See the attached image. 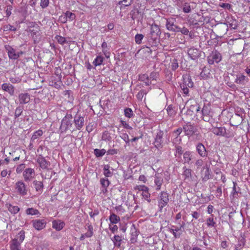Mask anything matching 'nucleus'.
Segmentation results:
<instances>
[{
    "instance_id": "f257e3e1",
    "label": "nucleus",
    "mask_w": 250,
    "mask_h": 250,
    "mask_svg": "<svg viewBox=\"0 0 250 250\" xmlns=\"http://www.w3.org/2000/svg\"><path fill=\"white\" fill-rule=\"evenodd\" d=\"M161 34L159 26L156 24L151 25L150 31L149 34V42L152 46H157L159 43V38Z\"/></svg>"
},
{
    "instance_id": "f03ea898",
    "label": "nucleus",
    "mask_w": 250,
    "mask_h": 250,
    "mask_svg": "<svg viewBox=\"0 0 250 250\" xmlns=\"http://www.w3.org/2000/svg\"><path fill=\"white\" fill-rule=\"evenodd\" d=\"M72 116L70 114H66L61 122L60 129L61 133L66 132L69 131L72 132L74 129H73Z\"/></svg>"
},
{
    "instance_id": "7ed1b4c3",
    "label": "nucleus",
    "mask_w": 250,
    "mask_h": 250,
    "mask_svg": "<svg viewBox=\"0 0 250 250\" xmlns=\"http://www.w3.org/2000/svg\"><path fill=\"white\" fill-rule=\"evenodd\" d=\"M183 129L185 135L188 137L193 136L198 137L200 136L198 126L194 124L187 123L183 126Z\"/></svg>"
},
{
    "instance_id": "20e7f679",
    "label": "nucleus",
    "mask_w": 250,
    "mask_h": 250,
    "mask_svg": "<svg viewBox=\"0 0 250 250\" xmlns=\"http://www.w3.org/2000/svg\"><path fill=\"white\" fill-rule=\"evenodd\" d=\"M29 32L31 33L35 43H38L42 38L41 33L40 32V26L35 23H32L29 26Z\"/></svg>"
},
{
    "instance_id": "39448f33",
    "label": "nucleus",
    "mask_w": 250,
    "mask_h": 250,
    "mask_svg": "<svg viewBox=\"0 0 250 250\" xmlns=\"http://www.w3.org/2000/svg\"><path fill=\"white\" fill-rule=\"evenodd\" d=\"M168 201V194L165 191L161 192L158 197V206L160 211H162L163 208L167 205Z\"/></svg>"
},
{
    "instance_id": "423d86ee",
    "label": "nucleus",
    "mask_w": 250,
    "mask_h": 250,
    "mask_svg": "<svg viewBox=\"0 0 250 250\" xmlns=\"http://www.w3.org/2000/svg\"><path fill=\"white\" fill-rule=\"evenodd\" d=\"M16 192L20 195L24 196L27 194L28 188L21 180L17 182L15 185Z\"/></svg>"
},
{
    "instance_id": "0eeeda50",
    "label": "nucleus",
    "mask_w": 250,
    "mask_h": 250,
    "mask_svg": "<svg viewBox=\"0 0 250 250\" xmlns=\"http://www.w3.org/2000/svg\"><path fill=\"white\" fill-rule=\"evenodd\" d=\"M208 62L209 64H213L214 63L219 62L222 59L221 54L216 50L213 51L208 57Z\"/></svg>"
},
{
    "instance_id": "6e6552de",
    "label": "nucleus",
    "mask_w": 250,
    "mask_h": 250,
    "mask_svg": "<svg viewBox=\"0 0 250 250\" xmlns=\"http://www.w3.org/2000/svg\"><path fill=\"white\" fill-rule=\"evenodd\" d=\"M74 123L77 130H80L84 125V117L80 114H77L74 118Z\"/></svg>"
},
{
    "instance_id": "1a4fd4ad",
    "label": "nucleus",
    "mask_w": 250,
    "mask_h": 250,
    "mask_svg": "<svg viewBox=\"0 0 250 250\" xmlns=\"http://www.w3.org/2000/svg\"><path fill=\"white\" fill-rule=\"evenodd\" d=\"M175 20L172 18L167 19L166 26L167 29L172 32H177L179 27L175 24Z\"/></svg>"
},
{
    "instance_id": "9d476101",
    "label": "nucleus",
    "mask_w": 250,
    "mask_h": 250,
    "mask_svg": "<svg viewBox=\"0 0 250 250\" xmlns=\"http://www.w3.org/2000/svg\"><path fill=\"white\" fill-rule=\"evenodd\" d=\"M212 132L218 136H222L227 138L230 137L229 133L224 127H215L212 128Z\"/></svg>"
},
{
    "instance_id": "9b49d317",
    "label": "nucleus",
    "mask_w": 250,
    "mask_h": 250,
    "mask_svg": "<svg viewBox=\"0 0 250 250\" xmlns=\"http://www.w3.org/2000/svg\"><path fill=\"white\" fill-rule=\"evenodd\" d=\"M33 227L37 230L43 229L46 225V221L45 219H36L32 221Z\"/></svg>"
},
{
    "instance_id": "f8f14e48",
    "label": "nucleus",
    "mask_w": 250,
    "mask_h": 250,
    "mask_svg": "<svg viewBox=\"0 0 250 250\" xmlns=\"http://www.w3.org/2000/svg\"><path fill=\"white\" fill-rule=\"evenodd\" d=\"M35 176V170L31 168H26L23 172V177L25 182L31 181Z\"/></svg>"
},
{
    "instance_id": "ddd939ff",
    "label": "nucleus",
    "mask_w": 250,
    "mask_h": 250,
    "mask_svg": "<svg viewBox=\"0 0 250 250\" xmlns=\"http://www.w3.org/2000/svg\"><path fill=\"white\" fill-rule=\"evenodd\" d=\"M163 135L164 132L161 130L158 131L157 133L155 138L154 145L155 147L157 149H160L163 147L162 144L163 143Z\"/></svg>"
},
{
    "instance_id": "4468645a",
    "label": "nucleus",
    "mask_w": 250,
    "mask_h": 250,
    "mask_svg": "<svg viewBox=\"0 0 250 250\" xmlns=\"http://www.w3.org/2000/svg\"><path fill=\"white\" fill-rule=\"evenodd\" d=\"M177 4L179 6H182L183 11L185 13H190L191 11V9H194L195 7V4L193 2L188 3L187 2H184L183 3L180 4L179 2L178 1Z\"/></svg>"
},
{
    "instance_id": "2eb2a0df",
    "label": "nucleus",
    "mask_w": 250,
    "mask_h": 250,
    "mask_svg": "<svg viewBox=\"0 0 250 250\" xmlns=\"http://www.w3.org/2000/svg\"><path fill=\"white\" fill-rule=\"evenodd\" d=\"M37 162L42 169H48L50 166L49 162L46 160L44 157L40 156L37 159Z\"/></svg>"
},
{
    "instance_id": "dca6fc26",
    "label": "nucleus",
    "mask_w": 250,
    "mask_h": 250,
    "mask_svg": "<svg viewBox=\"0 0 250 250\" xmlns=\"http://www.w3.org/2000/svg\"><path fill=\"white\" fill-rule=\"evenodd\" d=\"M188 55L192 60H195L200 56V51L195 48H190L188 50Z\"/></svg>"
},
{
    "instance_id": "f3484780",
    "label": "nucleus",
    "mask_w": 250,
    "mask_h": 250,
    "mask_svg": "<svg viewBox=\"0 0 250 250\" xmlns=\"http://www.w3.org/2000/svg\"><path fill=\"white\" fill-rule=\"evenodd\" d=\"M196 149L199 155L202 157L207 156L208 153L206 147L202 143H198L196 146Z\"/></svg>"
},
{
    "instance_id": "a211bd4d",
    "label": "nucleus",
    "mask_w": 250,
    "mask_h": 250,
    "mask_svg": "<svg viewBox=\"0 0 250 250\" xmlns=\"http://www.w3.org/2000/svg\"><path fill=\"white\" fill-rule=\"evenodd\" d=\"M6 48L8 51V57L10 59L17 60L19 58V54L17 53L15 49L10 46L6 47Z\"/></svg>"
},
{
    "instance_id": "6ab92c4d",
    "label": "nucleus",
    "mask_w": 250,
    "mask_h": 250,
    "mask_svg": "<svg viewBox=\"0 0 250 250\" xmlns=\"http://www.w3.org/2000/svg\"><path fill=\"white\" fill-rule=\"evenodd\" d=\"M1 88L3 90L8 92L11 96H13L14 94V87L10 83H4L2 84Z\"/></svg>"
},
{
    "instance_id": "aec40b11",
    "label": "nucleus",
    "mask_w": 250,
    "mask_h": 250,
    "mask_svg": "<svg viewBox=\"0 0 250 250\" xmlns=\"http://www.w3.org/2000/svg\"><path fill=\"white\" fill-rule=\"evenodd\" d=\"M192 152L189 151H187L183 154V161L184 164H188V165H191L192 164Z\"/></svg>"
},
{
    "instance_id": "412c9836",
    "label": "nucleus",
    "mask_w": 250,
    "mask_h": 250,
    "mask_svg": "<svg viewBox=\"0 0 250 250\" xmlns=\"http://www.w3.org/2000/svg\"><path fill=\"white\" fill-rule=\"evenodd\" d=\"M19 100L21 104H25L30 101V97L28 93H21L19 95Z\"/></svg>"
},
{
    "instance_id": "4be33fe9",
    "label": "nucleus",
    "mask_w": 250,
    "mask_h": 250,
    "mask_svg": "<svg viewBox=\"0 0 250 250\" xmlns=\"http://www.w3.org/2000/svg\"><path fill=\"white\" fill-rule=\"evenodd\" d=\"M64 226V223L60 220H54L52 222V228L56 230H62Z\"/></svg>"
},
{
    "instance_id": "5701e85b",
    "label": "nucleus",
    "mask_w": 250,
    "mask_h": 250,
    "mask_svg": "<svg viewBox=\"0 0 250 250\" xmlns=\"http://www.w3.org/2000/svg\"><path fill=\"white\" fill-rule=\"evenodd\" d=\"M154 183L156 186V190H159L161 189V186L163 183V177L159 174H156L155 176Z\"/></svg>"
},
{
    "instance_id": "b1692460",
    "label": "nucleus",
    "mask_w": 250,
    "mask_h": 250,
    "mask_svg": "<svg viewBox=\"0 0 250 250\" xmlns=\"http://www.w3.org/2000/svg\"><path fill=\"white\" fill-rule=\"evenodd\" d=\"M196 111L197 115H199L200 114L202 116L208 115L209 113V110L208 107L204 106L202 110H200V108L199 106L196 107Z\"/></svg>"
},
{
    "instance_id": "393cba45",
    "label": "nucleus",
    "mask_w": 250,
    "mask_h": 250,
    "mask_svg": "<svg viewBox=\"0 0 250 250\" xmlns=\"http://www.w3.org/2000/svg\"><path fill=\"white\" fill-rule=\"evenodd\" d=\"M183 169V175L184 177L185 180L190 181L192 177V170L186 167H184Z\"/></svg>"
},
{
    "instance_id": "a878e982",
    "label": "nucleus",
    "mask_w": 250,
    "mask_h": 250,
    "mask_svg": "<svg viewBox=\"0 0 250 250\" xmlns=\"http://www.w3.org/2000/svg\"><path fill=\"white\" fill-rule=\"evenodd\" d=\"M10 248L11 250H20L21 244L17 239H14L12 241Z\"/></svg>"
},
{
    "instance_id": "bb28decb",
    "label": "nucleus",
    "mask_w": 250,
    "mask_h": 250,
    "mask_svg": "<svg viewBox=\"0 0 250 250\" xmlns=\"http://www.w3.org/2000/svg\"><path fill=\"white\" fill-rule=\"evenodd\" d=\"M205 169H206V171L205 172L204 176H203L202 179L203 181H207L210 178V174L209 172V167H208V165H206V166L203 167V170H204Z\"/></svg>"
},
{
    "instance_id": "cd10ccee",
    "label": "nucleus",
    "mask_w": 250,
    "mask_h": 250,
    "mask_svg": "<svg viewBox=\"0 0 250 250\" xmlns=\"http://www.w3.org/2000/svg\"><path fill=\"white\" fill-rule=\"evenodd\" d=\"M233 187L232 188V191L231 193V195L232 196L233 198H238V193L240 191V188L239 187H236L237 186V183L235 182H233Z\"/></svg>"
},
{
    "instance_id": "c85d7f7f",
    "label": "nucleus",
    "mask_w": 250,
    "mask_h": 250,
    "mask_svg": "<svg viewBox=\"0 0 250 250\" xmlns=\"http://www.w3.org/2000/svg\"><path fill=\"white\" fill-rule=\"evenodd\" d=\"M139 80L144 82L146 85H149L151 84V81L149 80V76L146 74L140 75Z\"/></svg>"
},
{
    "instance_id": "c756f323",
    "label": "nucleus",
    "mask_w": 250,
    "mask_h": 250,
    "mask_svg": "<svg viewBox=\"0 0 250 250\" xmlns=\"http://www.w3.org/2000/svg\"><path fill=\"white\" fill-rule=\"evenodd\" d=\"M33 184L37 191L42 192L43 185L42 182L35 180L33 182Z\"/></svg>"
},
{
    "instance_id": "7c9ffc66",
    "label": "nucleus",
    "mask_w": 250,
    "mask_h": 250,
    "mask_svg": "<svg viewBox=\"0 0 250 250\" xmlns=\"http://www.w3.org/2000/svg\"><path fill=\"white\" fill-rule=\"evenodd\" d=\"M6 206L8 210L12 214H15L20 210V208L18 206H14L10 204L6 205Z\"/></svg>"
},
{
    "instance_id": "2f4dec72",
    "label": "nucleus",
    "mask_w": 250,
    "mask_h": 250,
    "mask_svg": "<svg viewBox=\"0 0 250 250\" xmlns=\"http://www.w3.org/2000/svg\"><path fill=\"white\" fill-rule=\"evenodd\" d=\"M133 1V0H123L119 1L118 4L121 5V9H123L124 7L130 5Z\"/></svg>"
},
{
    "instance_id": "473e14b6",
    "label": "nucleus",
    "mask_w": 250,
    "mask_h": 250,
    "mask_svg": "<svg viewBox=\"0 0 250 250\" xmlns=\"http://www.w3.org/2000/svg\"><path fill=\"white\" fill-rule=\"evenodd\" d=\"M111 239L115 247L118 248L120 247L122 240L119 235H115Z\"/></svg>"
},
{
    "instance_id": "72a5a7b5",
    "label": "nucleus",
    "mask_w": 250,
    "mask_h": 250,
    "mask_svg": "<svg viewBox=\"0 0 250 250\" xmlns=\"http://www.w3.org/2000/svg\"><path fill=\"white\" fill-rule=\"evenodd\" d=\"M210 72L208 68L204 67L201 72L200 73V76L204 79H206L209 77Z\"/></svg>"
},
{
    "instance_id": "f704fd0d",
    "label": "nucleus",
    "mask_w": 250,
    "mask_h": 250,
    "mask_svg": "<svg viewBox=\"0 0 250 250\" xmlns=\"http://www.w3.org/2000/svg\"><path fill=\"white\" fill-rule=\"evenodd\" d=\"M142 190L143 191L142 193V196L144 198L146 199L148 202H150V199H149L150 194L147 192L148 188L147 187L145 186H143Z\"/></svg>"
},
{
    "instance_id": "c9c22d12",
    "label": "nucleus",
    "mask_w": 250,
    "mask_h": 250,
    "mask_svg": "<svg viewBox=\"0 0 250 250\" xmlns=\"http://www.w3.org/2000/svg\"><path fill=\"white\" fill-rule=\"evenodd\" d=\"M109 219L113 224H117L120 220V217L114 213H112L110 215Z\"/></svg>"
},
{
    "instance_id": "e433bc0d",
    "label": "nucleus",
    "mask_w": 250,
    "mask_h": 250,
    "mask_svg": "<svg viewBox=\"0 0 250 250\" xmlns=\"http://www.w3.org/2000/svg\"><path fill=\"white\" fill-rule=\"evenodd\" d=\"M26 213L28 215H36L40 214V212L38 209L31 208L26 209Z\"/></svg>"
},
{
    "instance_id": "4c0bfd02",
    "label": "nucleus",
    "mask_w": 250,
    "mask_h": 250,
    "mask_svg": "<svg viewBox=\"0 0 250 250\" xmlns=\"http://www.w3.org/2000/svg\"><path fill=\"white\" fill-rule=\"evenodd\" d=\"M103 52L106 58H109L110 53L108 51L107 45L105 42H104L102 44Z\"/></svg>"
},
{
    "instance_id": "58836bf2",
    "label": "nucleus",
    "mask_w": 250,
    "mask_h": 250,
    "mask_svg": "<svg viewBox=\"0 0 250 250\" xmlns=\"http://www.w3.org/2000/svg\"><path fill=\"white\" fill-rule=\"evenodd\" d=\"M94 153L96 157H102L106 153V150L104 149H99L96 148L94 150Z\"/></svg>"
},
{
    "instance_id": "ea45409f",
    "label": "nucleus",
    "mask_w": 250,
    "mask_h": 250,
    "mask_svg": "<svg viewBox=\"0 0 250 250\" xmlns=\"http://www.w3.org/2000/svg\"><path fill=\"white\" fill-rule=\"evenodd\" d=\"M245 79V76L241 74L237 76V78L235 80V82L237 83L242 84L244 83Z\"/></svg>"
},
{
    "instance_id": "a19ab883",
    "label": "nucleus",
    "mask_w": 250,
    "mask_h": 250,
    "mask_svg": "<svg viewBox=\"0 0 250 250\" xmlns=\"http://www.w3.org/2000/svg\"><path fill=\"white\" fill-rule=\"evenodd\" d=\"M110 166L108 165H105L104 168V175L106 177H110L112 175V173L109 170Z\"/></svg>"
},
{
    "instance_id": "79ce46f5",
    "label": "nucleus",
    "mask_w": 250,
    "mask_h": 250,
    "mask_svg": "<svg viewBox=\"0 0 250 250\" xmlns=\"http://www.w3.org/2000/svg\"><path fill=\"white\" fill-rule=\"evenodd\" d=\"M104 58L101 56H98L93 62L96 66L101 65L103 62Z\"/></svg>"
},
{
    "instance_id": "37998d69",
    "label": "nucleus",
    "mask_w": 250,
    "mask_h": 250,
    "mask_svg": "<svg viewBox=\"0 0 250 250\" xmlns=\"http://www.w3.org/2000/svg\"><path fill=\"white\" fill-rule=\"evenodd\" d=\"M25 238V232L23 231H20L15 239H17L18 242L21 244Z\"/></svg>"
},
{
    "instance_id": "c03bdc74",
    "label": "nucleus",
    "mask_w": 250,
    "mask_h": 250,
    "mask_svg": "<svg viewBox=\"0 0 250 250\" xmlns=\"http://www.w3.org/2000/svg\"><path fill=\"white\" fill-rule=\"evenodd\" d=\"M42 130H38L35 131L31 137V141H34L36 139L42 135Z\"/></svg>"
},
{
    "instance_id": "a18cd8bd",
    "label": "nucleus",
    "mask_w": 250,
    "mask_h": 250,
    "mask_svg": "<svg viewBox=\"0 0 250 250\" xmlns=\"http://www.w3.org/2000/svg\"><path fill=\"white\" fill-rule=\"evenodd\" d=\"M65 15L67 18V21H72L75 20L76 18L75 14L68 11L65 12Z\"/></svg>"
},
{
    "instance_id": "49530a36",
    "label": "nucleus",
    "mask_w": 250,
    "mask_h": 250,
    "mask_svg": "<svg viewBox=\"0 0 250 250\" xmlns=\"http://www.w3.org/2000/svg\"><path fill=\"white\" fill-rule=\"evenodd\" d=\"M171 69L173 71L176 70L179 67L178 62L177 59H173L171 61L170 65Z\"/></svg>"
},
{
    "instance_id": "de8ad7c7",
    "label": "nucleus",
    "mask_w": 250,
    "mask_h": 250,
    "mask_svg": "<svg viewBox=\"0 0 250 250\" xmlns=\"http://www.w3.org/2000/svg\"><path fill=\"white\" fill-rule=\"evenodd\" d=\"M245 245V241L244 239H241L239 240L237 244L235 245L236 250H240L242 249L243 246Z\"/></svg>"
},
{
    "instance_id": "09e8293b",
    "label": "nucleus",
    "mask_w": 250,
    "mask_h": 250,
    "mask_svg": "<svg viewBox=\"0 0 250 250\" xmlns=\"http://www.w3.org/2000/svg\"><path fill=\"white\" fill-rule=\"evenodd\" d=\"M125 115L128 118H131L134 114L132 109L130 108H126L125 109Z\"/></svg>"
},
{
    "instance_id": "8fccbe9b",
    "label": "nucleus",
    "mask_w": 250,
    "mask_h": 250,
    "mask_svg": "<svg viewBox=\"0 0 250 250\" xmlns=\"http://www.w3.org/2000/svg\"><path fill=\"white\" fill-rule=\"evenodd\" d=\"M23 108L22 106H18L16 108L15 112V118H17L19 117L20 115H21L22 111H23Z\"/></svg>"
},
{
    "instance_id": "3c124183",
    "label": "nucleus",
    "mask_w": 250,
    "mask_h": 250,
    "mask_svg": "<svg viewBox=\"0 0 250 250\" xmlns=\"http://www.w3.org/2000/svg\"><path fill=\"white\" fill-rule=\"evenodd\" d=\"M181 88L182 90V93L184 94L185 96H188L189 90L187 86V84L183 83V84L181 85Z\"/></svg>"
},
{
    "instance_id": "603ef678",
    "label": "nucleus",
    "mask_w": 250,
    "mask_h": 250,
    "mask_svg": "<svg viewBox=\"0 0 250 250\" xmlns=\"http://www.w3.org/2000/svg\"><path fill=\"white\" fill-rule=\"evenodd\" d=\"M100 183L103 188H106L110 184L107 179L102 178L100 180Z\"/></svg>"
},
{
    "instance_id": "864d4df0",
    "label": "nucleus",
    "mask_w": 250,
    "mask_h": 250,
    "mask_svg": "<svg viewBox=\"0 0 250 250\" xmlns=\"http://www.w3.org/2000/svg\"><path fill=\"white\" fill-rule=\"evenodd\" d=\"M159 74L157 72H151L149 76V80L151 81V83H152V81H156L157 78L158 77Z\"/></svg>"
},
{
    "instance_id": "5fc2aeb1",
    "label": "nucleus",
    "mask_w": 250,
    "mask_h": 250,
    "mask_svg": "<svg viewBox=\"0 0 250 250\" xmlns=\"http://www.w3.org/2000/svg\"><path fill=\"white\" fill-rule=\"evenodd\" d=\"M3 29L5 31H15L16 30V28L14 26L11 25L10 24L5 25L3 26Z\"/></svg>"
},
{
    "instance_id": "6e6d98bb",
    "label": "nucleus",
    "mask_w": 250,
    "mask_h": 250,
    "mask_svg": "<svg viewBox=\"0 0 250 250\" xmlns=\"http://www.w3.org/2000/svg\"><path fill=\"white\" fill-rule=\"evenodd\" d=\"M88 231L85 233L86 237H90L93 235V227L91 225H89L87 227Z\"/></svg>"
},
{
    "instance_id": "4d7b16f0",
    "label": "nucleus",
    "mask_w": 250,
    "mask_h": 250,
    "mask_svg": "<svg viewBox=\"0 0 250 250\" xmlns=\"http://www.w3.org/2000/svg\"><path fill=\"white\" fill-rule=\"evenodd\" d=\"M144 38V35L141 34H137L135 36V42L137 44H140Z\"/></svg>"
},
{
    "instance_id": "13d9d810",
    "label": "nucleus",
    "mask_w": 250,
    "mask_h": 250,
    "mask_svg": "<svg viewBox=\"0 0 250 250\" xmlns=\"http://www.w3.org/2000/svg\"><path fill=\"white\" fill-rule=\"evenodd\" d=\"M56 39L57 40L58 42L61 44L62 45L67 43L66 39L64 37L60 36H57L56 37Z\"/></svg>"
},
{
    "instance_id": "bf43d9fd",
    "label": "nucleus",
    "mask_w": 250,
    "mask_h": 250,
    "mask_svg": "<svg viewBox=\"0 0 250 250\" xmlns=\"http://www.w3.org/2000/svg\"><path fill=\"white\" fill-rule=\"evenodd\" d=\"M184 225L185 223L183 222L182 224L180 225V227L172 226V227L174 229V230L176 232H181L182 234L183 232L182 229H183Z\"/></svg>"
},
{
    "instance_id": "052dcab7",
    "label": "nucleus",
    "mask_w": 250,
    "mask_h": 250,
    "mask_svg": "<svg viewBox=\"0 0 250 250\" xmlns=\"http://www.w3.org/2000/svg\"><path fill=\"white\" fill-rule=\"evenodd\" d=\"M167 114L170 116H172L175 114L174 110H173L172 105H169L167 106Z\"/></svg>"
},
{
    "instance_id": "680f3d73",
    "label": "nucleus",
    "mask_w": 250,
    "mask_h": 250,
    "mask_svg": "<svg viewBox=\"0 0 250 250\" xmlns=\"http://www.w3.org/2000/svg\"><path fill=\"white\" fill-rule=\"evenodd\" d=\"M169 231L173 234L175 238H178L181 235V232H176L172 227L169 229Z\"/></svg>"
},
{
    "instance_id": "e2e57ef3",
    "label": "nucleus",
    "mask_w": 250,
    "mask_h": 250,
    "mask_svg": "<svg viewBox=\"0 0 250 250\" xmlns=\"http://www.w3.org/2000/svg\"><path fill=\"white\" fill-rule=\"evenodd\" d=\"M215 224L216 223L214 222L213 218L212 217L209 218L207 219V225L208 227H214Z\"/></svg>"
},
{
    "instance_id": "0e129e2a",
    "label": "nucleus",
    "mask_w": 250,
    "mask_h": 250,
    "mask_svg": "<svg viewBox=\"0 0 250 250\" xmlns=\"http://www.w3.org/2000/svg\"><path fill=\"white\" fill-rule=\"evenodd\" d=\"M177 32H181L182 34L187 35L189 33V30L188 28L186 27H183V28H181L179 27V29L178 30V31Z\"/></svg>"
},
{
    "instance_id": "69168bd1",
    "label": "nucleus",
    "mask_w": 250,
    "mask_h": 250,
    "mask_svg": "<svg viewBox=\"0 0 250 250\" xmlns=\"http://www.w3.org/2000/svg\"><path fill=\"white\" fill-rule=\"evenodd\" d=\"M146 94V92H145V90H141L140 91H139L138 94H137V98L140 100H142L144 96Z\"/></svg>"
},
{
    "instance_id": "338daca9",
    "label": "nucleus",
    "mask_w": 250,
    "mask_h": 250,
    "mask_svg": "<svg viewBox=\"0 0 250 250\" xmlns=\"http://www.w3.org/2000/svg\"><path fill=\"white\" fill-rule=\"evenodd\" d=\"M49 0H41V6L42 8H45L48 6Z\"/></svg>"
},
{
    "instance_id": "774afa93",
    "label": "nucleus",
    "mask_w": 250,
    "mask_h": 250,
    "mask_svg": "<svg viewBox=\"0 0 250 250\" xmlns=\"http://www.w3.org/2000/svg\"><path fill=\"white\" fill-rule=\"evenodd\" d=\"M215 196L218 198L222 196V188L221 186L217 187L215 191Z\"/></svg>"
}]
</instances>
